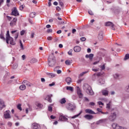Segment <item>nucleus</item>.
Wrapping results in <instances>:
<instances>
[{
    "label": "nucleus",
    "instance_id": "f257e3e1",
    "mask_svg": "<svg viewBox=\"0 0 129 129\" xmlns=\"http://www.w3.org/2000/svg\"><path fill=\"white\" fill-rule=\"evenodd\" d=\"M83 88L84 90L88 94H89V95H93V94H94V92H93V91L92 90V88H91V87L89 85L87 84H84L83 86Z\"/></svg>",
    "mask_w": 129,
    "mask_h": 129
},
{
    "label": "nucleus",
    "instance_id": "f03ea898",
    "mask_svg": "<svg viewBox=\"0 0 129 129\" xmlns=\"http://www.w3.org/2000/svg\"><path fill=\"white\" fill-rule=\"evenodd\" d=\"M10 41V45H16V42L14 41V38L11 37L10 35V31L8 30L7 31L6 34V43L7 44H9Z\"/></svg>",
    "mask_w": 129,
    "mask_h": 129
},
{
    "label": "nucleus",
    "instance_id": "7ed1b4c3",
    "mask_svg": "<svg viewBox=\"0 0 129 129\" xmlns=\"http://www.w3.org/2000/svg\"><path fill=\"white\" fill-rule=\"evenodd\" d=\"M48 65L50 67H53L56 64V58L53 55L49 56L48 58Z\"/></svg>",
    "mask_w": 129,
    "mask_h": 129
},
{
    "label": "nucleus",
    "instance_id": "20e7f679",
    "mask_svg": "<svg viewBox=\"0 0 129 129\" xmlns=\"http://www.w3.org/2000/svg\"><path fill=\"white\" fill-rule=\"evenodd\" d=\"M116 118V113L115 112L111 113L110 115L108 117V119L110 120V121H113L114 120H115Z\"/></svg>",
    "mask_w": 129,
    "mask_h": 129
},
{
    "label": "nucleus",
    "instance_id": "39448f33",
    "mask_svg": "<svg viewBox=\"0 0 129 129\" xmlns=\"http://www.w3.org/2000/svg\"><path fill=\"white\" fill-rule=\"evenodd\" d=\"M112 127L113 129H126V128L122 127L121 126H119V125L115 123L112 124Z\"/></svg>",
    "mask_w": 129,
    "mask_h": 129
},
{
    "label": "nucleus",
    "instance_id": "423d86ee",
    "mask_svg": "<svg viewBox=\"0 0 129 129\" xmlns=\"http://www.w3.org/2000/svg\"><path fill=\"white\" fill-rule=\"evenodd\" d=\"M67 108L69 110H70L71 111H73V110H74V109L76 108V106H75V105L74 104L69 103Z\"/></svg>",
    "mask_w": 129,
    "mask_h": 129
},
{
    "label": "nucleus",
    "instance_id": "0eeeda50",
    "mask_svg": "<svg viewBox=\"0 0 129 129\" xmlns=\"http://www.w3.org/2000/svg\"><path fill=\"white\" fill-rule=\"evenodd\" d=\"M77 94L79 97V98H82L83 97V94L81 92V90L79 87H77L76 88Z\"/></svg>",
    "mask_w": 129,
    "mask_h": 129
},
{
    "label": "nucleus",
    "instance_id": "6e6552de",
    "mask_svg": "<svg viewBox=\"0 0 129 129\" xmlns=\"http://www.w3.org/2000/svg\"><path fill=\"white\" fill-rule=\"evenodd\" d=\"M11 15L12 16H15V17L20 16V14H19V12H18V10L16 8H14V10H12Z\"/></svg>",
    "mask_w": 129,
    "mask_h": 129
},
{
    "label": "nucleus",
    "instance_id": "1a4fd4ad",
    "mask_svg": "<svg viewBox=\"0 0 129 129\" xmlns=\"http://www.w3.org/2000/svg\"><path fill=\"white\" fill-rule=\"evenodd\" d=\"M59 120H60V121H66L68 120V118H66L62 114H60L59 116Z\"/></svg>",
    "mask_w": 129,
    "mask_h": 129
},
{
    "label": "nucleus",
    "instance_id": "9d476101",
    "mask_svg": "<svg viewBox=\"0 0 129 129\" xmlns=\"http://www.w3.org/2000/svg\"><path fill=\"white\" fill-rule=\"evenodd\" d=\"M17 21H18L17 18L16 17L14 18L13 20L11 22L10 26L11 27H15L17 24Z\"/></svg>",
    "mask_w": 129,
    "mask_h": 129
},
{
    "label": "nucleus",
    "instance_id": "9b49d317",
    "mask_svg": "<svg viewBox=\"0 0 129 129\" xmlns=\"http://www.w3.org/2000/svg\"><path fill=\"white\" fill-rule=\"evenodd\" d=\"M4 116L6 119L11 118V114H10V110H7L4 113Z\"/></svg>",
    "mask_w": 129,
    "mask_h": 129
},
{
    "label": "nucleus",
    "instance_id": "f8f14e48",
    "mask_svg": "<svg viewBox=\"0 0 129 129\" xmlns=\"http://www.w3.org/2000/svg\"><path fill=\"white\" fill-rule=\"evenodd\" d=\"M32 127L33 129H41V126L37 123H33L32 124Z\"/></svg>",
    "mask_w": 129,
    "mask_h": 129
},
{
    "label": "nucleus",
    "instance_id": "ddd939ff",
    "mask_svg": "<svg viewBox=\"0 0 129 129\" xmlns=\"http://www.w3.org/2000/svg\"><path fill=\"white\" fill-rule=\"evenodd\" d=\"M51 97H53V95H48L45 98V100H47L48 102H50V103H51V102H52V99L51 98Z\"/></svg>",
    "mask_w": 129,
    "mask_h": 129
},
{
    "label": "nucleus",
    "instance_id": "4468645a",
    "mask_svg": "<svg viewBox=\"0 0 129 129\" xmlns=\"http://www.w3.org/2000/svg\"><path fill=\"white\" fill-rule=\"evenodd\" d=\"M98 38L100 41H102V40H103V32H102V31H100Z\"/></svg>",
    "mask_w": 129,
    "mask_h": 129
},
{
    "label": "nucleus",
    "instance_id": "2eb2a0df",
    "mask_svg": "<svg viewBox=\"0 0 129 129\" xmlns=\"http://www.w3.org/2000/svg\"><path fill=\"white\" fill-rule=\"evenodd\" d=\"M74 51L76 52H80L81 51V47L79 46H76L74 47Z\"/></svg>",
    "mask_w": 129,
    "mask_h": 129
},
{
    "label": "nucleus",
    "instance_id": "dca6fc26",
    "mask_svg": "<svg viewBox=\"0 0 129 129\" xmlns=\"http://www.w3.org/2000/svg\"><path fill=\"white\" fill-rule=\"evenodd\" d=\"M86 113H89L90 114H95V112L90 109H87L85 110Z\"/></svg>",
    "mask_w": 129,
    "mask_h": 129
},
{
    "label": "nucleus",
    "instance_id": "f3484780",
    "mask_svg": "<svg viewBox=\"0 0 129 129\" xmlns=\"http://www.w3.org/2000/svg\"><path fill=\"white\" fill-rule=\"evenodd\" d=\"M35 105L37 106V107H38V108H40V109H42V108H43V104H42L40 102H36Z\"/></svg>",
    "mask_w": 129,
    "mask_h": 129
},
{
    "label": "nucleus",
    "instance_id": "a211bd4d",
    "mask_svg": "<svg viewBox=\"0 0 129 129\" xmlns=\"http://www.w3.org/2000/svg\"><path fill=\"white\" fill-rule=\"evenodd\" d=\"M4 107H6L5 102L2 99H0V108L1 109H3Z\"/></svg>",
    "mask_w": 129,
    "mask_h": 129
},
{
    "label": "nucleus",
    "instance_id": "6ab92c4d",
    "mask_svg": "<svg viewBox=\"0 0 129 129\" xmlns=\"http://www.w3.org/2000/svg\"><path fill=\"white\" fill-rule=\"evenodd\" d=\"M46 75L50 78H53L56 76V74L52 73H46Z\"/></svg>",
    "mask_w": 129,
    "mask_h": 129
},
{
    "label": "nucleus",
    "instance_id": "aec40b11",
    "mask_svg": "<svg viewBox=\"0 0 129 129\" xmlns=\"http://www.w3.org/2000/svg\"><path fill=\"white\" fill-rule=\"evenodd\" d=\"M66 82H67L68 85H70V84H71V82H72V80L70 77H68L66 79Z\"/></svg>",
    "mask_w": 129,
    "mask_h": 129
},
{
    "label": "nucleus",
    "instance_id": "412c9836",
    "mask_svg": "<svg viewBox=\"0 0 129 129\" xmlns=\"http://www.w3.org/2000/svg\"><path fill=\"white\" fill-rule=\"evenodd\" d=\"M85 118H86V119H92V118H93V116H92V115H89V114H86L84 116Z\"/></svg>",
    "mask_w": 129,
    "mask_h": 129
},
{
    "label": "nucleus",
    "instance_id": "4be33fe9",
    "mask_svg": "<svg viewBox=\"0 0 129 129\" xmlns=\"http://www.w3.org/2000/svg\"><path fill=\"white\" fill-rule=\"evenodd\" d=\"M105 26H106V27L110 26L111 28H113V27H114V25L110 22H106Z\"/></svg>",
    "mask_w": 129,
    "mask_h": 129
},
{
    "label": "nucleus",
    "instance_id": "5701e85b",
    "mask_svg": "<svg viewBox=\"0 0 129 129\" xmlns=\"http://www.w3.org/2000/svg\"><path fill=\"white\" fill-rule=\"evenodd\" d=\"M102 93L103 95L106 96L108 95V91H107L106 90H102Z\"/></svg>",
    "mask_w": 129,
    "mask_h": 129
},
{
    "label": "nucleus",
    "instance_id": "b1692460",
    "mask_svg": "<svg viewBox=\"0 0 129 129\" xmlns=\"http://www.w3.org/2000/svg\"><path fill=\"white\" fill-rule=\"evenodd\" d=\"M23 83L24 85H26L27 86H31V83L27 80L23 81Z\"/></svg>",
    "mask_w": 129,
    "mask_h": 129
},
{
    "label": "nucleus",
    "instance_id": "393cba45",
    "mask_svg": "<svg viewBox=\"0 0 129 129\" xmlns=\"http://www.w3.org/2000/svg\"><path fill=\"white\" fill-rule=\"evenodd\" d=\"M114 77L115 79H120L121 78V75L116 74L114 75Z\"/></svg>",
    "mask_w": 129,
    "mask_h": 129
},
{
    "label": "nucleus",
    "instance_id": "a878e982",
    "mask_svg": "<svg viewBox=\"0 0 129 129\" xmlns=\"http://www.w3.org/2000/svg\"><path fill=\"white\" fill-rule=\"evenodd\" d=\"M67 90H69V91H71V92H73V91H74V89H73V87L67 86Z\"/></svg>",
    "mask_w": 129,
    "mask_h": 129
},
{
    "label": "nucleus",
    "instance_id": "bb28decb",
    "mask_svg": "<svg viewBox=\"0 0 129 129\" xmlns=\"http://www.w3.org/2000/svg\"><path fill=\"white\" fill-rule=\"evenodd\" d=\"M59 102L61 103V104H64V103H66V99H65V98H62L59 101Z\"/></svg>",
    "mask_w": 129,
    "mask_h": 129
},
{
    "label": "nucleus",
    "instance_id": "cd10ccee",
    "mask_svg": "<svg viewBox=\"0 0 129 129\" xmlns=\"http://www.w3.org/2000/svg\"><path fill=\"white\" fill-rule=\"evenodd\" d=\"M0 38L2 39V40H3L4 41H6V38L4 36V32H3V31L1 32V33L0 34Z\"/></svg>",
    "mask_w": 129,
    "mask_h": 129
},
{
    "label": "nucleus",
    "instance_id": "c85d7f7f",
    "mask_svg": "<svg viewBox=\"0 0 129 129\" xmlns=\"http://www.w3.org/2000/svg\"><path fill=\"white\" fill-rule=\"evenodd\" d=\"M19 88L21 90H25V89H26V85H21Z\"/></svg>",
    "mask_w": 129,
    "mask_h": 129
},
{
    "label": "nucleus",
    "instance_id": "c756f323",
    "mask_svg": "<svg viewBox=\"0 0 129 129\" xmlns=\"http://www.w3.org/2000/svg\"><path fill=\"white\" fill-rule=\"evenodd\" d=\"M101 121V123H105V122H107V118H104L100 120Z\"/></svg>",
    "mask_w": 129,
    "mask_h": 129
},
{
    "label": "nucleus",
    "instance_id": "7c9ffc66",
    "mask_svg": "<svg viewBox=\"0 0 129 129\" xmlns=\"http://www.w3.org/2000/svg\"><path fill=\"white\" fill-rule=\"evenodd\" d=\"M30 18H35V17H36V13L32 12V13H30Z\"/></svg>",
    "mask_w": 129,
    "mask_h": 129
},
{
    "label": "nucleus",
    "instance_id": "2f4dec72",
    "mask_svg": "<svg viewBox=\"0 0 129 129\" xmlns=\"http://www.w3.org/2000/svg\"><path fill=\"white\" fill-rule=\"evenodd\" d=\"M36 62H37V59L33 58H32L31 60H30V63H36Z\"/></svg>",
    "mask_w": 129,
    "mask_h": 129
},
{
    "label": "nucleus",
    "instance_id": "473e14b6",
    "mask_svg": "<svg viewBox=\"0 0 129 129\" xmlns=\"http://www.w3.org/2000/svg\"><path fill=\"white\" fill-rule=\"evenodd\" d=\"M65 63L66 64V65L69 66L71 64V61H70V60H67L65 61Z\"/></svg>",
    "mask_w": 129,
    "mask_h": 129
},
{
    "label": "nucleus",
    "instance_id": "72a5a7b5",
    "mask_svg": "<svg viewBox=\"0 0 129 129\" xmlns=\"http://www.w3.org/2000/svg\"><path fill=\"white\" fill-rule=\"evenodd\" d=\"M86 73H88V71L82 72L80 74V76L82 77V76H83L85 74H86Z\"/></svg>",
    "mask_w": 129,
    "mask_h": 129
},
{
    "label": "nucleus",
    "instance_id": "f704fd0d",
    "mask_svg": "<svg viewBox=\"0 0 129 129\" xmlns=\"http://www.w3.org/2000/svg\"><path fill=\"white\" fill-rule=\"evenodd\" d=\"M73 52V49H70L68 52V54L69 55H70V56H72V52Z\"/></svg>",
    "mask_w": 129,
    "mask_h": 129
},
{
    "label": "nucleus",
    "instance_id": "c9c22d12",
    "mask_svg": "<svg viewBox=\"0 0 129 129\" xmlns=\"http://www.w3.org/2000/svg\"><path fill=\"white\" fill-rule=\"evenodd\" d=\"M81 114V112H80L79 114L72 117V118H76V117H78L79 116H80Z\"/></svg>",
    "mask_w": 129,
    "mask_h": 129
},
{
    "label": "nucleus",
    "instance_id": "e433bc0d",
    "mask_svg": "<svg viewBox=\"0 0 129 129\" xmlns=\"http://www.w3.org/2000/svg\"><path fill=\"white\" fill-rule=\"evenodd\" d=\"M129 59V54H126L124 58V60H127Z\"/></svg>",
    "mask_w": 129,
    "mask_h": 129
},
{
    "label": "nucleus",
    "instance_id": "4c0bfd02",
    "mask_svg": "<svg viewBox=\"0 0 129 129\" xmlns=\"http://www.w3.org/2000/svg\"><path fill=\"white\" fill-rule=\"evenodd\" d=\"M13 69H17L18 68V64L17 63L14 64L12 66Z\"/></svg>",
    "mask_w": 129,
    "mask_h": 129
},
{
    "label": "nucleus",
    "instance_id": "58836bf2",
    "mask_svg": "<svg viewBox=\"0 0 129 129\" xmlns=\"http://www.w3.org/2000/svg\"><path fill=\"white\" fill-rule=\"evenodd\" d=\"M25 33H26V30H23L22 31H21L20 32L21 36H24Z\"/></svg>",
    "mask_w": 129,
    "mask_h": 129
},
{
    "label": "nucleus",
    "instance_id": "ea45409f",
    "mask_svg": "<svg viewBox=\"0 0 129 129\" xmlns=\"http://www.w3.org/2000/svg\"><path fill=\"white\" fill-rule=\"evenodd\" d=\"M96 75H97V76H101V75H102V73H98L97 74H94L93 75V76H96Z\"/></svg>",
    "mask_w": 129,
    "mask_h": 129
},
{
    "label": "nucleus",
    "instance_id": "a19ab883",
    "mask_svg": "<svg viewBox=\"0 0 129 129\" xmlns=\"http://www.w3.org/2000/svg\"><path fill=\"white\" fill-rule=\"evenodd\" d=\"M93 56H94V55L92 53L89 54V58L90 60H92V59L93 58Z\"/></svg>",
    "mask_w": 129,
    "mask_h": 129
},
{
    "label": "nucleus",
    "instance_id": "79ce46f5",
    "mask_svg": "<svg viewBox=\"0 0 129 129\" xmlns=\"http://www.w3.org/2000/svg\"><path fill=\"white\" fill-rule=\"evenodd\" d=\"M17 108H18V109H19V110H22V107H21V104H19L17 105Z\"/></svg>",
    "mask_w": 129,
    "mask_h": 129
},
{
    "label": "nucleus",
    "instance_id": "37998d69",
    "mask_svg": "<svg viewBox=\"0 0 129 129\" xmlns=\"http://www.w3.org/2000/svg\"><path fill=\"white\" fill-rule=\"evenodd\" d=\"M25 8V5H22L20 7V11H23L24 10V8Z\"/></svg>",
    "mask_w": 129,
    "mask_h": 129
},
{
    "label": "nucleus",
    "instance_id": "c03bdc74",
    "mask_svg": "<svg viewBox=\"0 0 129 129\" xmlns=\"http://www.w3.org/2000/svg\"><path fill=\"white\" fill-rule=\"evenodd\" d=\"M106 108H108V109H109L110 108V102L107 104Z\"/></svg>",
    "mask_w": 129,
    "mask_h": 129
},
{
    "label": "nucleus",
    "instance_id": "a18cd8bd",
    "mask_svg": "<svg viewBox=\"0 0 129 129\" xmlns=\"http://www.w3.org/2000/svg\"><path fill=\"white\" fill-rule=\"evenodd\" d=\"M100 67L101 69V70H104V69H105V64H103L102 66H100Z\"/></svg>",
    "mask_w": 129,
    "mask_h": 129
},
{
    "label": "nucleus",
    "instance_id": "49530a36",
    "mask_svg": "<svg viewBox=\"0 0 129 129\" xmlns=\"http://www.w3.org/2000/svg\"><path fill=\"white\" fill-rule=\"evenodd\" d=\"M20 47L21 50H24V46L23 45V43H22V41H20Z\"/></svg>",
    "mask_w": 129,
    "mask_h": 129
},
{
    "label": "nucleus",
    "instance_id": "de8ad7c7",
    "mask_svg": "<svg viewBox=\"0 0 129 129\" xmlns=\"http://www.w3.org/2000/svg\"><path fill=\"white\" fill-rule=\"evenodd\" d=\"M19 37V32L16 33V36L15 37V40H17Z\"/></svg>",
    "mask_w": 129,
    "mask_h": 129
},
{
    "label": "nucleus",
    "instance_id": "09e8293b",
    "mask_svg": "<svg viewBox=\"0 0 129 129\" xmlns=\"http://www.w3.org/2000/svg\"><path fill=\"white\" fill-rule=\"evenodd\" d=\"M48 111H52V108L51 106H49L48 107Z\"/></svg>",
    "mask_w": 129,
    "mask_h": 129
},
{
    "label": "nucleus",
    "instance_id": "8fccbe9b",
    "mask_svg": "<svg viewBox=\"0 0 129 129\" xmlns=\"http://www.w3.org/2000/svg\"><path fill=\"white\" fill-rule=\"evenodd\" d=\"M53 39V37H52V36H48L47 37V40L48 41H51Z\"/></svg>",
    "mask_w": 129,
    "mask_h": 129
},
{
    "label": "nucleus",
    "instance_id": "3c124183",
    "mask_svg": "<svg viewBox=\"0 0 129 129\" xmlns=\"http://www.w3.org/2000/svg\"><path fill=\"white\" fill-rule=\"evenodd\" d=\"M125 90L127 92H129V85L125 87Z\"/></svg>",
    "mask_w": 129,
    "mask_h": 129
},
{
    "label": "nucleus",
    "instance_id": "603ef678",
    "mask_svg": "<svg viewBox=\"0 0 129 129\" xmlns=\"http://www.w3.org/2000/svg\"><path fill=\"white\" fill-rule=\"evenodd\" d=\"M99 70V69H92V71H94V72H97Z\"/></svg>",
    "mask_w": 129,
    "mask_h": 129
},
{
    "label": "nucleus",
    "instance_id": "864d4df0",
    "mask_svg": "<svg viewBox=\"0 0 129 129\" xmlns=\"http://www.w3.org/2000/svg\"><path fill=\"white\" fill-rule=\"evenodd\" d=\"M81 41H84L86 40V38L84 37H81L80 39Z\"/></svg>",
    "mask_w": 129,
    "mask_h": 129
},
{
    "label": "nucleus",
    "instance_id": "5fc2aeb1",
    "mask_svg": "<svg viewBox=\"0 0 129 129\" xmlns=\"http://www.w3.org/2000/svg\"><path fill=\"white\" fill-rule=\"evenodd\" d=\"M90 105H91L92 106H94L95 105V103H94V102H91L89 103Z\"/></svg>",
    "mask_w": 129,
    "mask_h": 129
},
{
    "label": "nucleus",
    "instance_id": "6e6d98bb",
    "mask_svg": "<svg viewBox=\"0 0 129 129\" xmlns=\"http://www.w3.org/2000/svg\"><path fill=\"white\" fill-rule=\"evenodd\" d=\"M52 29H47V33H52Z\"/></svg>",
    "mask_w": 129,
    "mask_h": 129
},
{
    "label": "nucleus",
    "instance_id": "4d7b16f0",
    "mask_svg": "<svg viewBox=\"0 0 129 129\" xmlns=\"http://www.w3.org/2000/svg\"><path fill=\"white\" fill-rule=\"evenodd\" d=\"M54 85H55V82H52L51 84H49V86L50 87L54 86Z\"/></svg>",
    "mask_w": 129,
    "mask_h": 129
},
{
    "label": "nucleus",
    "instance_id": "13d9d810",
    "mask_svg": "<svg viewBox=\"0 0 129 129\" xmlns=\"http://www.w3.org/2000/svg\"><path fill=\"white\" fill-rule=\"evenodd\" d=\"M56 73L57 74H61L62 73V71L60 70L56 71Z\"/></svg>",
    "mask_w": 129,
    "mask_h": 129
},
{
    "label": "nucleus",
    "instance_id": "bf43d9fd",
    "mask_svg": "<svg viewBox=\"0 0 129 129\" xmlns=\"http://www.w3.org/2000/svg\"><path fill=\"white\" fill-rule=\"evenodd\" d=\"M88 13L89 14V15H91V16H93V12H92V11H89Z\"/></svg>",
    "mask_w": 129,
    "mask_h": 129
},
{
    "label": "nucleus",
    "instance_id": "052dcab7",
    "mask_svg": "<svg viewBox=\"0 0 129 129\" xmlns=\"http://www.w3.org/2000/svg\"><path fill=\"white\" fill-rule=\"evenodd\" d=\"M29 22L31 24V25H34V22L32 20L29 19Z\"/></svg>",
    "mask_w": 129,
    "mask_h": 129
},
{
    "label": "nucleus",
    "instance_id": "680f3d73",
    "mask_svg": "<svg viewBox=\"0 0 129 129\" xmlns=\"http://www.w3.org/2000/svg\"><path fill=\"white\" fill-rule=\"evenodd\" d=\"M98 103L99 105H103V103H102V102H101V101H99L98 102Z\"/></svg>",
    "mask_w": 129,
    "mask_h": 129
},
{
    "label": "nucleus",
    "instance_id": "e2e57ef3",
    "mask_svg": "<svg viewBox=\"0 0 129 129\" xmlns=\"http://www.w3.org/2000/svg\"><path fill=\"white\" fill-rule=\"evenodd\" d=\"M7 20H8V21H11L12 20V17H10V16H7Z\"/></svg>",
    "mask_w": 129,
    "mask_h": 129
},
{
    "label": "nucleus",
    "instance_id": "0e129e2a",
    "mask_svg": "<svg viewBox=\"0 0 129 129\" xmlns=\"http://www.w3.org/2000/svg\"><path fill=\"white\" fill-rule=\"evenodd\" d=\"M100 123H101L100 120L96 121V124H100Z\"/></svg>",
    "mask_w": 129,
    "mask_h": 129
},
{
    "label": "nucleus",
    "instance_id": "69168bd1",
    "mask_svg": "<svg viewBox=\"0 0 129 129\" xmlns=\"http://www.w3.org/2000/svg\"><path fill=\"white\" fill-rule=\"evenodd\" d=\"M59 6L63 7V6H64V4H63V2H59Z\"/></svg>",
    "mask_w": 129,
    "mask_h": 129
},
{
    "label": "nucleus",
    "instance_id": "338daca9",
    "mask_svg": "<svg viewBox=\"0 0 129 129\" xmlns=\"http://www.w3.org/2000/svg\"><path fill=\"white\" fill-rule=\"evenodd\" d=\"M101 113H102V114H108V112H101Z\"/></svg>",
    "mask_w": 129,
    "mask_h": 129
},
{
    "label": "nucleus",
    "instance_id": "774afa93",
    "mask_svg": "<svg viewBox=\"0 0 129 129\" xmlns=\"http://www.w3.org/2000/svg\"><path fill=\"white\" fill-rule=\"evenodd\" d=\"M41 82H45L46 80L44 78H41Z\"/></svg>",
    "mask_w": 129,
    "mask_h": 129
}]
</instances>
